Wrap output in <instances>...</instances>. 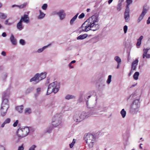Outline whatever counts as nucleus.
I'll return each mask as SVG.
<instances>
[{
  "label": "nucleus",
  "instance_id": "1",
  "mask_svg": "<svg viewBox=\"0 0 150 150\" xmlns=\"http://www.w3.org/2000/svg\"><path fill=\"white\" fill-rule=\"evenodd\" d=\"M98 16L95 15L90 17L82 25L81 31L87 32L90 30L95 31L99 28Z\"/></svg>",
  "mask_w": 150,
  "mask_h": 150
},
{
  "label": "nucleus",
  "instance_id": "2",
  "mask_svg": "<svg viewBox=\"0 0 150 150\" xmlns=\"http://www.w3.org/2000/svg\"><path fill=\"white\" fill-rule=\"evenodd\" d=\"M9 95V92L8 91L3 92L2 94V101L1 104L0 110L1 115L3 116L6 115L7 111L9 108L8 100L7 98Z\"/></svg>",
  "mask_w": 150,
  "mask_h": 150
},
{
  "label": "nucleus",
  "instance_id": "3",
  "mask_svg": "<svg viewBox=\"0 0 150 150\" xmlns=\"http://www.w3.org/2000/svg\"><path fill=\"white\" fill-rule=\"evenodd\" d=\"M84 139L89 148H93L96 142V137L94 135L88 133L85 135Z\"/></svg>",
  "mask_w": 150,
  "mask_h": 150
},
{
  "label": "nucleus",
  "instance_id": "4",
  "mask_svg": "<svg viewBox=\"0 0 150 150\" xmlns=\"http://www.w3.org/2000/svg\"><path fill=\"white\" fill-rule=\"evenodd\" d=\"M31 127H20L17 131V135L18 138H23L27 136L29 133Z\"/></svg>",
  "mask_w": 150,
  "mask_h": 150
},
{
  "label": "nucleus",
  "instance_id": "5",
  "mask_svg": "<svg viewBox=\"0 0 150 150\" xmlns=\"http://www.w3.org/2000/svg\"><path fill=\"white\" fill-rule=\"evenodd\" d=\"M87 117V114L85 112L78 111L76 112L75 114L73 119L74 121L76 122H80Z\"/></svg>",
  "mask_w": 150,
  "mask_h": 150
},
{
  "label": "nucleus",
  "instance_id": "6",
  "mask_svg": "<svg viewBox=\"0 0 150 150\" xmlns=\"http://www.w3.org/2000/svg\"><path fill=\"white\" fill-rule=\"evenodd\" d=\"M59 86L57 84L56 82H53L49 85L47 92V95H49L53 92L54 93L57 92L59 90Z\"/></svg>",
  "mask_w": 150,
  "mask_h": 150
},
{
  "label": "nucleus",
  "instance_id": "7",
  "mask_svg": "<svg viewBox=\"0 0 150 150\" xmlns=\"http://www.w3.org/2000/svg\"><path fill=\"white\" fill-rule=\"evenodd\" d=\"M140 107V103L139 99H136L134 100L130 108V112L133 114H136L138 112Z\"/></svg>",
  "mask_w": 150,
  "mask_h": 150
},
{
  "label": "nucleus",
  "instance_id": "8",
  "mask_svg": "<svg viewBox=\"0 0 150 150\" xmlns=\"http://www.w3.org/2000/svg\"><path fill=\"white\" fill-rule=\"evenodd\" d=\"M46 72L41 73L40 74L37 73L30 80V82L34 81L35 83H38L39 81L45 78L46 76Z\"/></svg>",
  "mask_w": 150,
  "mask_h": 150
},
{
  "label": "nucleus",
  "instance_id": "9",
  "mask_svg": "<svg viewBox=\"0 0 150 150\" xmlns=\"http://www.w3.org/2000/svg\"><path fill=\"white\" fill-rule=\"evenodd\" d=\"M62 116L60 114H56L53 117L52 123V126L56 127L58 126L62 122Z\"/></svg>",
  "mask_w": 150,
  "mask_h": 150
},
{
  "label": "nucleus",
  "instance_id": "10",
  "mask_svg": "<svg viewBox=\"0 0 150 150\" xmlns=\"http://www.w3.org/2000/svg\"><path fill=\"white\" fill-rule=\"evenodd\" d=\"M100 110L99 108L96 109H95L91 110L89 112L87 113V114L88 117L90 116L96 117L100 115L98 111Z\"/></svg>",
  "mask_w": 150,
  "mask_h": 150
},
{
  "label": "nucleus",
  "instance_id": "11",
  "mask_svg": "<svg viewBox=\"0 0 150 150\" xmlns=\"http://www.w3.org/2000/svg\"><path fill=\"white\" fill-rule=\"evenodd\" d=\"M53 14H57L59 16L60 20H62L66 16V13L63 10H61L58 12H54Z\"/></svg>",
  "mask_w": 150,
  "mask_h": 150
},
{
  "label": "nucleus",
  "instance_id": "12",
  "mask_svg": "<svg viewBox=\"0 0 150 150\" xmlns=\"http://www.w3.org/2000/svg\"><path fill=\"white\" fill-rule=\"evenodd\" d=\"M148 9L143 7L142 11L139 17L137 20V22L139 23L143 18L144 15L148 11Z\"/></svg>",
  "mask_w": 150,
  "mask_h": 150
},
{
  "label": "nucleus",
  "instance_id": "13",
  "mask_svg": "<svg viewBox=\"0 0 150 150\" xmlns=\"http://www.w3.org/2000/svg\"><path fill=\"white\" fill-rule=\"evenodd\" d=\"M129 9L128 8H126L124 13V17L126 22H127L129 20Z\"/></svg>",
  "mask_w": 150,
  "mask_h": 150
},
{
  "label": "nucleus",
  "instance_id": "14",
  "mask_svg": "<svg viewBox=\"0 0 150 150\" xmlns=\"http://www.w3.org/2000/svg\"><path fill=\"white\" fill-rule=\"evenodd\" d=\"M148 50L149 49H143V53L142 57L144 59L145 58L149 59L150 58V54L147 53Z\"/></svg>",
  "mask_w": 150,
  "mask_h": 150
},
{
  "label": "nucleus",
  "instance_id": "15",
  "mask_svg": "<svg viewBox=\"0 0 150 150\" xmlns=\"http://www.w3.org/2000/svg\"><path fill=\"white\" fill-rule=\"evenodd\" d=\"M20 20L22 22L23 21L25 23H28L29 22V18L28 15L25 14L21 17Z\"/></svg>",
  "mask_w": 150,
  "mask_h": 150
},
{
  "label": "nucleus",
  "instance_id": "16",
  "mask_svg": "<svg viewBox=\"0 0 150 150\" xmlns=\"http://www.w3.org/2000/svg\"><path fill=\"white\" fill-rule=\"evenodd\" d=\"M10 40L11 44L13 45H16L17 44V40L15 38L14 36L12 34H11L10 38Z\"/></svg>",
  "mask_w": 150,
  "mask_h": 150
},
{
  "label": "nucleus",
  "instance_id": "17",
  "mask_svg": "<svg viewBox=\"0 0 150 150\" xmlns=\"http://www.w3.org/2000/svg\"><path fill=\"white\" fill-rule=\"evenodd\" d=\"M138 61L137 59H136L133 62L132 64L131 69H132L135 70L137 68V66L138 64Z\"/></svg>",
  "mask_w": 150,
  "mask_h": 150
},
{
  "label": "nucleus",
  "instance_id": "18",
  "mask_svg": "<svg viewBox=\"0 0 150 150\" xmlns=\"http://www.w3.org/2000/svg\"><path fill=\"white\" fill-rule=\"evenodd\" d=\"M17 29L19 30H21L24 28V26L22 25V22L20 20L17 23L16 25Z\"/></svg>",
  "mask_w": 150,
  "mask_h": 150
},
{
  "label": "nucleus",
  "instance_id": "19",
  "mask_svg": "<svg viewBox=\"0 0 150 150\" xmlns=\"http://www.w3.org/2000/svg\"><path fill=\"white\" fill-rule=\"evenodd\" d=\"M39 11L40 14L38 17V18L39 19H42L45 17V14L42 12V11L40 10H39Z\"/></svg>",
  "mask_w": 150,
  "mask_h": 150
},
{
  "label": "nucleus",
  "instance_id": "20",
  "mask_svg": "<svg viewBox=\"0 0 150 150\" xmlns=\"http://www.w3.org/2000/svg\"><path fill=\"white\" fill-rule=\"evenodd\" d=\"M86 105L87 107L88 108H93L95 106V105H92L91 103H89L88 100L86 101Z\"/></svg>",
  "mask_w": 150,
  "mask_h": 150
},
{
  "label": "nucleus",
  "instance_id": "21",
  "mask_svg": "<svg viewBox=\"0 0 150 150\" xmlns=\"http://www.w3.org/2000/svg\"><path fill=\"white\" fill-rule=\"evenodd\" d=\"M75 98L76 96H75L70 94H67L65 97V98L67 100L74 99Z\"/></svg>",
  "mask_w": 150,
  "mask_h": 150
},
{
  "label": "nucleus",
  "instance_id": "22",
  "mask_svg": "<svg viewBox=\"0 0 150 150\" xmlns=\"http://www.w3.org/2000/svg\"><path fill=\"white\" fill-rule=\"evenodd\" d=\"M78 15L79 13H77L71 20L70 22V23L71 25H72L73 24L74 21L77 18Z\"/></svg>",
  "mask_w": 150,
  "mask_h": 150
},
{
  "label": "nucleus",
  "instance_id": "23",
  "mask_svg": "<svg viewBox=\"0 0 150 150\" xmlns=\"http://www.w3.org/2000/svg\"><path fill=\"white\" fill-rule=\"evenodd\" d=\"M143 36L142 35L137 39V41L136 44V45L137 46H139L140 45L141 43V40L143 39Z\"/></svg>",
  "mask_w": 150,
  "mask_h": 150
},
{
  "label": "nucleus",
  "instance_id": "24",
  "mask_svg": "<svg viewBox=\"0 0 150 150\" xmlns=\"http://www.w3.org/2000/svg\"><path fill=\"white\" fill-rule=\"evenodd\" d=\"M87 36V35L84 34L81 35L77 37V40H83Z\"/></svg>",
  "mask_w": 150,
  "mask_h": 150
},
{
  "label": "nucleus",
  "instance_id": "25",
  "mask_svg": "<svg viewBox=\"0 0 150 150\" xmlns=\"http://www.w3.org/2000/svg\"><path fill=\"white\" fill-rule=\"evenodd\" d=\"M120 113L123 118H125L126 115V112L124 109H123L121 111Z\"/></svg>",
  "mask_w": 150,
  "mask_h": 150
},
{
  "label": "nucleus",
  "instance_id": "26",
  "mask_svg": "<svg viewBox=\"0 0 150 150\" xmlns=\"http://www.w3.org/2000/svg\"><path fill=\"white\" fill-rule=\"evenodd\" d=\"M23 108V105H21L16 107V109L19 112L21 113L22 112Z\"/></svg>",
  "mask_w": 150,
  "mask_h": 150
},
{
  "label": "nucleus",
  "instance_id": "27",
  "mask_svg": "<svg viewBox=\"0 0 150 150\" xmlns=\"http://www.w3.org/2000/svg\"><path fill=\"white\" fill-rule=\"evenodd\" d=\"M139 75V73L138 72H135L133 76L134 79L135 80H137L138 79V76Z\"/></svg>",
  "mask_w": 150,
  "mask_h": 150
},
{
  "label": "nucleus",
  "instance_id": "28",
  "mask_svg": "<svg viewBox=\"0 0 150 150\" xmlns=\"http://www.w3.org/2000/svg\"><path fill=\"white\" fill-rule=\"evenodd\" d=\"M7 17V15L6 14L2 13H0V18L2 19H4Z\"/></svg>",
  "mask_w": 150,
  "mask_h": 150
},
{
  "label": "nucleus",
  "instance_id": "29",
  "mask_svg": "<svg viewBox=\"0 0 150 150\" xmlns=\"http://www.w3.org/2000/svg\"><path fill=\"white\" fill-rule=\"evenodd\" d=\"M114 60L117 63H121V60L120 58L118 56H116L114 57Z\"/></svg>",
  "mask_w": 150,
  "mask_h": 150
},
{
  "label": "nucleus",
  "instance_id": "30",
  "mask_svg": "<svg viewBox=\"0 0 150 150\" xmlns=\"http://www.w3.org/2000/svg\"><path fill=\"white\" fill-rule=\"evenodd\" d=\"M34 89V88L33 87L29 88L26 90L25 91V93L27 94L33 91Z\"/></svg>",
  "mask_w": 150,
  "mask_h": 150
},
{
  "label": "nucleus",
  "instance_id": "31",
  "mask_svg": "<svg viewBox=\"0 0 150 150\" xmlns=\"http://www.w3.org/2000/svg\"><path fill=\"white\" fill-rule=\"evenodd\" d=\"M53 126L52 125L48 127L46 129V132L47 133H50L53 129Z\"/></svg>",
  "mask_w": 150,
  "mask_h": 150
},
{
  "label": "nucleus",
  "instance_id": "32",
  "mask_svg": "<svg viewBox=\"0 0 150 150\" xmlns=\"http://www.w3.org/2000/svg\"><path fill=\"white\" fill-rule=\"evenodd\" d=\"M48 45L42 47V48H40L38 49L37 50V52L38 53H41L45 49Z\"/></svg>",
  "mask_w": 150,
  "mask_h": 150
},
{
  "label": "nucleus",
  "instance_id": "33",
  "mask_svg": "<svg viewBox=\"0 0 150 150\" xmlns=\"http://www.w3.org/2000/svg\"><path fill=\"white\" fill-rule=\"evenodd\" d=\"M32 112L30 108H26L25 110V113L26 114H29Z\"/></svg>",
  "mask_w": 150,
  "mask_h": 150
},
{
  "label": "nucleus",
  "instance_id": "34",
  "mask_svg": "<svg viewBox=\"0 0 150 150\" xmlns=\"http://www.w3.org/2000/svg\"><path fill=\"white\" fill-rule=\"evenodd\" d=\"M126 2L127 3V4L126 5V8H129V6L131 4L132 2V0H127L126 1Z\"/></svg>",
  "mask_w": 150,
  "mask_h": 150
},
{
  "label": "nucleus",
  "instance_id": "35",
  "mask_svg": "<svg viewBox=\"0 0 150 150\" xmlns=\"http://www.w3.org/2000/svg\"><path fill=\"white\" fill-rule=\"evenodd\" d=\"M28 4V3L27 2H25L20 5L17 6L20 8H22L25 7Z\"/></svg>",
  "mask_w": 150,
  "mask_h": 150
},
{
  "label": "nucleus",
  "instance_id": "36",
  "mask_svg": "<svg viewBox=\"0 0 150 150\" xmlns=\"http://www.w3.org/2000/svg\"><path fill=\"white\" fill-rule=\"evenodd\" d=\"M111 78L112 76L111 75H109L108 76V79L107 81V83L109 84L110 83L111 81Z\"/></svg>",
  "mask_w": 150,
  "mask_h": 150
},
{
  "label": "nucleus",
  "instance_id": "37",
  "mask_svg": "<svg viewBox=\"0 0 150 150\" xmlns=\"http://www.w3.org/2000/svg\"><path fill=\"white\" fill-rule=\"evenodd\" d=\"M122 6V4L120 3H119L117 5V10L119 11H120L121 9V6Z\"/></svg>",
  "mask_w": 150,
  "mask_h": 150
},
{
  "label": "nucleus",
  "instance_id": "38",
  "mask_svg": "<svg viewBox=\"0 0 150 150\" xmlns=\"http://www.w3.org/2000/svg\"><path fill=\"white\" fill-rule=\"evenodd\" d=\"M47 7V5L46 4H43L42 6V8L44 10H46Z\"/></svg>",
  "mask_w": 150,
  "mask_h": 150
},
{
  "label": "nucleus",
  "instance_id": "39",
  "mask_svg": "<svg viewBox=\"0 0 150 150\" xmlns=\"http://www.w3.org/2000/svg\"><path fill=\"white\" fill-rule=\"evenodd\" d=\"M8 20H9V19H7L4 22V24L6 25H11L13 23H12L8 22Z\"/></svg>",
  "mask_w": 150,
  "mask_h": 150
},
{
  "label": "nucleus",
  "instance_id": "40",
  "mask_svg": "<svg viewBox=\"0 0 150 150\" xmlns=\"http://www.w3.org/2000/svg\"><path fill=\"white\" fill-rule=\"evenodd\" d=\"M128 27L127 25H125L123 27V30L124 33H126Z\"/></svg>",
  "mask_w": 150,
  "mask_h": 150
},
{
  "label": "nucleus",
  "instance_id": "41",
  "mask_svg": "<svg viewBox=\"0 0 150 150\" xmlns=\"http://www.w3.org/2000/svg\"><path fill=\"white\" fill-rule=\"evenodd\" d=\"M36 147V146L35 145H33L30 147L28 150H35Z\"/></svg>",
  "mask_w": 150,
  "mask_h": 150
},
{
  "label": "nucleus",
  "instance_id": "42",
  "mask_svg": "<svg viewBox=\"0 0 150 150\" xmlns=\"http://www.w3.org/2000/svg\"><path fill=\"white\" fill-rule=\"evenodd\" d=\"M20 44L21 45H23L25 44V42L24 40L22 39H20L19 41Z\"/></svg>",
  "mask_w": 150,
  "mask_h": 150
},
{
  "label": "nucleus",
  "instance_id": "43",
  "mask_svg": "<svg viewBox=\"0 0 150 150\" xmlns=\"http://www.w3.org/2000/svg\"><path fill=\"white\" fill-rule=\"evenodd\" d=\"M11 121V119L9 118H8L6 119L4 121V122L6 124L9 123Z\"/></svg>",
  "mask_w": 150,
  "mask_h": 150
},
{
  "label": "nucleus",
  "instance_id": "44",
  "mask_svg": "<svg viewBox=\"0 0 150 150\" xmlns=\"http://www.w3.org/2000/svg\"><path fill=\"white\" fill-rule=\"evenodd\" d=\"M41 91V88H38L36 89V93L37 94H39L40 93Z\"/></svg>",
  "mask_w": 150,
  "mask_h": 150
},
{
  "label": "nucleus",
  "instance_id": "45",
  "mask_svg": "<svg viewBox=\"0 0 150 150\" xmlns=\"http://www.w3.org/2000/svg\"><path fill=\"white\" fill-rule=\"evenodd\" d=\"M23 144H22L21 146H19L18 147V150H23L24 148L23 146Z\"/></svg>",
  "mask_w": 150,
  "mask_h": 150
},
{
  "label": "nucleus",
  "instance_id": "46",
  "mask_svg": "<svg viewBox=\"0 0 150 150\" xmlns=\"http://www.w3.org/2000/svg\"><path fill=\"white\" fill-rule=\"evenodd\" d=\"M18 120H16V122H15L13 124V126L14 127H16L17 126L18 124Z\"/></svg>",
  "mask_w": 150,
  "mask_h": 150
},
{
  "label": "nucleus",
  "instance_id": "47",
  "mask_svg": "<svg viewBox=\"0 0 150 150\" xmlns=\"http://www.w3.org/2000/svg\"><path fill=\"white\" fill-rule=\"evenodd\" d=\"M84 16V14L83 13H82L79 16V18L80 19L82 18H83Z\"/></svg>",
  "mask_w": 150,
  "mask_h": 150
},
{
  "label": "nucleus",
  "instance_id": "48",
  "mask_svg": "<svg viewBox=\"0 0 150 150\" xmlns=\"http://www.w3.org/2000/svg\"><path fill=\"white\" fill-rule=\"evenodd\" d=\"M108 109V108L107 107H104L102 108L101 110V111L105 112Z\"/></svg>",
  "mask_w": 150,
  "mask_h": 150
},
{
  "label": "nucleus",
  "instance_id": "49",
  "mask_svg": "<svg viewBox=\"0 0 150 150\" xmlns=\"http://www.w3.org/2000/svg\"><path fill=\"white\" fill-rule=\"evenodd\" d=\"M1 54L2 55H3L4 56H5L6 55L5 52L4 51L2 52Z\"/></svg>",
  "mask_w": 150,
  "mask_h": 150
},
{
  "label": "nucleus",
  "instance_id": "50",
  "mask_svg": "<svg viewBox=\"0 0 150 150\" xmlns=\"http://www.w3.org/2000/svg\"><path fill=\"white\" fill-rule=\"evenodd\" d=\"M150 23V17H149L147 21V24H149Z\"/></svg>",
  "mask_w": 150,
  "mask_h": 150
},
{
  "label": "nucleus",
  "instance_id": "51",
  "mask_svg": "<svg viewBox=\"0 0 150 150\" xmlns=\"http://www.w3.org/2000/svg\"><path fill=\"white\" fill-rule=\"evenodd\" d=\"M2 36L4 37H5L7 35L5 32H4L2 34Z\"/></svg>",
  "mask_w": 150,
  "mask_h": 150
},
{
  "label": "nucleus",
  "instance_id": "52",
  "mask_svg": "<svg viewBox=\"0 0 150 150\" xmlns=\"http://www.w3.org/2000/svg\"><path fill=\"white\" fill-rule=\"evenodd\" d=\"M72 64H71V63H70L69 64V67L71 69H72L74 68L73 67L71 66Z\"/></svg>",
  "mask_w": 150,
  "mask_h": 150
},
{
  "label": "nucleus",
  "instance_id": "53",
  "mask_svg": "<svg viewBox=\"0 0 150 150\" xmlns=\"http://www.w3.org/2000/svg\"><path fill=\"white\" fill-rule=\"evenodd\" d=\"M22 138H19L18 139L15 141V142L16 143H18L20 141V139H21Z\"/></svg>",
  "mask_w": 150,
  "mask_h": 150
},
{
  "label": "nucleus",
  "instance_id": "54",
  "mask_svg": "<svg viewBox=\"0 0 150 150\" xmlns=\"http://www.w3.org/2000/svg\"><path fill=\"white\" fill-rule=\"evenodd\" d=\"M74 146V145L72 144L71 143L69 144V146L70 148H72Z\"/></svg>",
  "mask_w": 150,
  "mask_h": 150
},
{
  "label": "nucleus",
  "instance_id": "55",
  "mask_svg": "<svg viewBox=\"0 0 150 150\" xmlns=\"http://www.w3.org/2000/svg\"><path fill=\"white\" fill-rule=\"evenodd\" d=\"M75 142H76V141H75V139H73L71 143L72 144H73V145H74V144H75Z\"/></svg>",
  "mask_w": 150,
  "mask_h": 150
},
{
  "label": "nucleus",
  "instance_id": "56",
  "mask_svg": "<svg viewBox=\"0 0 150 150\" xmlns=\"http://www.w3.org/2000/svg\"><path fill=\"white\" fill-rule=\"evenodd\" d=\"M0 150H5V148L3 147H0Z\"/></svg>",
  "mask_w": 150,
  "mask_h": 150
},
{
  "label": "nucleus",
  "instance_id": "57",
  "mask_svg": "<svg viewBox=\"0 0 150 150\" xmlns=\"http://www.w3.org/2000/svg\"><path fill=\"white\" fill-rule=\"evenodd\" d=\"M5 124H6L4 122L1 125V127H4Z\"/></svg>",
  "mask_w": 150,
  "mask_h": 150
},
{
  "label": "nucleus",
  "instance_id": "58",
  "mask_svg": "<svg viewBox=\"0 0 150 150\" xmlns=\"http://www.w3.org/2000/svg\"><path fill=\"white\" fill-rule=\"evenodd\" d=\"M121 63H117V69H118L119 68L120 65Z\"/></svg>",
  "mask_w": 150,
  "mask_h": 150
},
{
  "label": "nucleus",
  "instance_id": "59",
  "mask_svg": "<svg viewBox=\"0 0 150 150\" xmlns=\"http://www.w3.org/2000/svg\"><path fill=\"white\" fill-rule=\"evenodd\" d=\"M113 0H109L108 1V3L109 4H110L112 2Z\"/></svg>",
  "mask_w": 150,
  "mask_h": 150
},
{
  "label": "nucleus",
  "instance_id": "60",
  "mask_svg": "<svg viewBox=\"0 0 150 150\" xmlns=\"http://www.w3.org/2000/svg\"><path fill=\"white\" fill-rule=\"evenodd\" d=\"M76 62V61L74 60L72 61L70 63H71V64H72L75 63Z\"/></svg>",
  "mask_w": 150,
  "mask_h": 150
},
{
  "label": "nucleus",
  "instance_id": "61",
  "mask_svg": "<svg viewBox=\"0 0 150 150\" xmlns=\"http://www.w3.org/2000/svg\"><path fill=\"white\" fill-rule=\"evenodd\" d=\"M124 0H119V3H120L121 4V3L123 2Z\"/></svg>",
  "mask_w": 150,
  "mask_h": 150
},
{
  "label": "nucleus",
  "instance_id": "62",
  "mask_svg": "<svg viewBox=\"0 0 150 150\" xmlns=\"http://www.w3.org/2000/svg\"><path fill=\"white\" fill-rule=\"evenodd\" d=\"M134 69H131V71L130 72L131 73V74H132L134 72Z\"/></svg>",
  "mask_w": 150,
  "mask_h": 150
},
{
  "label": "nucleus",
  "instance_id": "63",
  "mask_svg": "<svg viewBox=\"0 0 150 150\" xmlns=\"http://www.w3.org/2000/svg\"><path fill=\"white\" fill-rule=\"evenodd\" d=\"M134 69H131V71L130 72L131 73V74H132L134 72Z\"/></svg>",
  "mask_w": 150,
  "mask_h": 150
},
{
  "label": "nucleus",
  "instance_id": "64",
  "mask_svg": "<svg viewBox=\"0 0 150 150\" xmlns=\"http://www.w3.org/2000/svg\"><path fill=\"white\" fill-rule=\"evenodd\" d=\"M137 83H136L135 84H134V85H133L131 86V87H134V86H136L137 85Z\"/></svg>",
  "mask_w": 150,
  "mask_h": 150
}]
</instances>
